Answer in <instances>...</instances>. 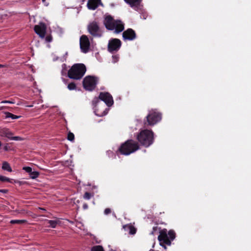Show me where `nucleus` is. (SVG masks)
<instances>
[{
  "instance_id": "obj_5",
  "label": "nucleus",
  "mask_w": 251,
  "mask_h": 251,
  "mask_svg": "<svg viewBox=\"0 0 251 251\" xmlns=\"http://www.w3.org/2000/svg\"><path fill=\"white\" fill-rule=\"evenodd\" d=\"M138 149V144L132 140H128L123 144L119 149L120 152L124 155H128Z\"/></svg>"
},
{
  "instance_id": "obj_13",
  "label": "nucleus",
  "mask_w": 251,
  "mask_h": 251,
  "mask_svg": "<svg viewBox=\"0 0 251 251\" xmlns=\"http://www.w3.org/2000/svg\"><path fill=\"white\" fill-rule=\"evenodd\" d=\"M123 36L125 40H132L135 38L136 34L132 29L129 28L123 32Z\"/></svg>"
},
{
  "instance_id": "obj_6",
  "label": "nucleus",
  "mask_w": 251,
  "mask_h": 251,
  "mask_svg": "<svg viewBox=\"0 0 251 251\" xmlns=\"http://www.w3.org/2000/svg\"><path fill=\"white\" fill-rule=\"evenodd\" d=\"M97 82L96 78L91 76H87L83 80V87L87 90L92 91L95 88Z\"/></svg>"
},
{
  "instance_id": "obj_4",
  "label": "nucleus",
  "mask_w": 251,
  "mask_h": 251,
  "mask_svg": "<svg viewBox=\"0 0 251 251\" xmlns=\"http://www.w3.org/2000/svg\"><path fill=\"white\" fill-rule=\"evenodd\" d=\"M175 238V232L172 230H170L167 233V230L166 229L162 230L160 232V235L158 238L160 242V244L166 249V247L164 244L170 245L171 240H173Z\"/></svg>"
},
{
  "instance_id": "obj_30",
  "label": "nucleus",
  "mask_w": 251,
  "mask_h": 251,
  "mask_svg": "<svg viewBox=\"0 0 251 251\" xmlns=\"http://www.w3.org/2000/svg\"><path fill=\"white\" fill-rule=\"evenodd\" d=\"M11 140L15 141H22L23 140V138L20 136H13V135H12Z\"/></svg>"
},
{
  "instance_id": "obj_44",
  "label": "nucleus",
  "mask_w": 251,
  "mask_h": 251,
  "mask_svg": "<svg viewBox=\"0 0 251 251\" xmlns=\"http://www.w3.org/2000/svg\"><path fill=\"white\" fill-rule=\"evenodd\" d=\"M17 182V180H14V183H16V182Z\"/></svg>"
},
{
  "instance_id": "obj_22",
  "label": "nucleus",
  "mask_w": 251,
  "mask_h": 251,
  "mask_svg": "<svg viewBox=\"0 0 251 251\" xmlns=\"http://www.w3.org/2000/svg\"><path fill=\"white\" fill-rule=\"evenodd\" d=\"M0 181H1L2 182H9L10 183H13V182L12 181H13L12 179H11L9 178H8L6 176H0Z\"/></svg>"
},
{
  "instance_id": "obj_42",
  "label": "nucleus",
  "mask_w": 251,
  "mask_h": 251,
  "mask_svg": "<svg viewBox=\"0 0 251 251\" xmlns=\"http://www.w3.org/2000/svg\"><path fill=\"white\" fill-rule=\"evenodd\" d=\"M4 67L3 65L0 64V68H2V67Z\"/></svg>"
},
{
  "instance_id": "obj_20",
  "label": "nucleus",
  "mask_w": 251,
  "mask_h": 251,
  "mask_svg": "<svg viewBox=\"0 0 251 251\" xmlns=\"http://www.w3.org/2000/svg\"><path fill=\"white\" fill-rule=\"evenodd\" d=\"M94 111L96 115L98 116H103L107 113V111H103V112L99 111V109L96 107H95Z\"/></svg>"
},
{
  "instance_id": "obj_40",
  "label": "nucleus",
  "mask_w": 251,
  "mask_h": 251,
  "mask_svg": "<svg viewBox=\"0 0 251 251\" xmlns=\"http://www.w3.org/2000/svg\"><path fill=\"white\" fill-rule=\"evenodd\" d=\"M39 209L42 210V211H45L46 210L44 208H39Z\"/></svg>"
},
{
  "instance_id": "obj_19",
  "label": "nucleus",
  "mask_w": 251,
  "mask_h": 251,
  "mask_svg": "<svg viewBox=\"0 0 251 251\" xmlns=\"http://www.w3.org/2000/svg\"><path fill=\"white\" fill-rule=\"evenodd\" d=\"M141 0H125L126 2L130 5L131 7H134L139 3Z\"/></svg>"
},
{
  "instance_id": "obj_38",
  "label": "nucleus",
  "mask_w": 251,
  "mask_h": 251,
  "mask_svg": "<svg viewBox=\"0 0 251 251\" xmlns=\"http://www.w3.org/2000/svg\"><path fill=\"white\" fill-rule=\"evenodd\" d=\"M83 207L84 209H87L88 208V205L87 204H84Z\"/></svg>"
},
{
  "instance_id": "obj_12",
  "label": "nucleus",
  "mask_w": 251,
  "mask_h": 251,
  "mask_svg": "<svg viewBox=\"0 0 251 251\" xmlns=\"http://www.w3.org/2000/svg\"><path fill=\"white\" fill-rule=\"evenodd\" d=\"M99 98L101 100L103 101L108 106H111L113 103L112 97L108 93H100L99 96Z\"/></svg>"
},
{
  "instance_id": "obj_32",
  "label": "nucleus",
  "mask_w": 251,
  "mask_h": 251,
  "mask_svg": "<svg viewBox=\"0 0 251 251\" xmlns=\"http://www.w3.org/2000/svg\"><path fill=\"white\" fill-rule=\"evenodd\" d=\"M119 56L118 55H113L112 56V62L113 63H116L119 60Z\"/></svg>"
},
{
  "instance_id": "obj_15",
  "label": "nucleus",
  "mask_w": 251,
  "mask_h": 251,
  "mask_svg": "<svg viewBox=\"0 0 251 251\" xmlns=\"http://www.w3.org/2000/svg\"><path fill=\"white\" fill-rule=\"evenodd\" d=\"M13 135V133L8 128H0V136L1 137H6L11 140Z\"/></svg>"
},
{
  "instance_id": "obj_10",
  "label": "nucleus",
  "mask_w": 251,
  "mask_h": 251,
  "mask_svg": "<svg viewBox=\"0 0 251 251\" xmlns=\"http://www.w3.org/2000/svg\"><path fill=\"white\" fill-rule=\"evenodd\" d=\"M121 46V42L119 39H113L109 41L108 49L110 52L117 51Z\"/></svg>"
},
{
  "instance_id": "obj_1",
  "label": "nucleus",
  "mask_w": 251,
  "mask_h": 251,
  "mask_svg": "<svg viewBox=\"0 0 251 251\" xmlns=\"http://www.w3.org/2000/svg\"><path fill=\"white\" fill-rule=\"evenodd\" d=\"M104 24L107 29L115 30L116 33H119L124 29V25L120 21H114L110 16H105Z\"/></svg>"
},
{
  "instance_id": "obj_25",
  "label": "nucleus",
  "mask_w": 251,
  "mask_h": 251,
  "mask_svg": "<svg viewBox=\"0 0 251 251\" xmlns=\"http://www.w3.org/2000/svg\"><path fill=\"white\" fill-rule=\"evenodd\" d=\"M25 222V220H13L10 221V223L12 224H22L24 223Z\"/></svg>"
},
{
  "instance_id": "obj_45",
  "label": "nucleus",
  "mask_w": 251,
  "mask_h": 251,
  "mask_svg": "<svg viewBox=\"0 0 251 251\" xmlns=\"http://www.w3.org/2000/svg\"><path fill=\"white\" fill-rule=\"evenodd\" d=\"M110 251H115L113 250H111Z\"/></svg>"
},
{
  "instance_id": "obj_39",
  "label": "nucleus",
  "mask_w": 251,
  "mask_h": 251,
  "mask_svg": "<svg viewBox=\"0 0 251 251\" xmlns=\"http://www.w3.org/2000/svg\"><path fill=\"white\" fill-rule=\"evenodd\" d=\"M6 191H7L6 190H0V192H4V193L6 192Z\"/></svg>"
},
{
  "instance_id": "obj_26",
  "label": "nucleus",
  "mask_w": 251,
  "mask_h": 251,
  "mask_svg": "<svg viewBox=\"0 0 251 251\" xmlns=\"http://www.w3.org/2000/svg\"><path fill=\"white\" fill-rule=\"evenodd\" d=\"M67 87L70 90H73L75 89L76 86L74 83H71L68 85Z\"/></svg>"
},
{
  "instance_id": "obj_43",
  "label": "nucleus",
  "mask_w": 251,
  "mask_h": 251,
  "mask_svg": "<svg viewBox=\"0 0 251 251\" xmlns=\"http://www.w3.org/2000/svg\"><path fill=\"white\" fill-rule=\"evenodd\" d=\"M2 144H1V142L0 141V147H1Z\"/></svg>"
},
{
  "instance_id": "obj_7",
  "label": "nucleus",
  "mask_w": 251,
  "mask_h": 251,
  "mask_svg": "<svg viewBox=\"0 0 251 251\" xmlns=\"http://www.w3.org/2000/svg\"><path fill=\"white\" fill-rule=\"evenodd\" d=\"M149 125L153 126L161 120V117L159 113L154 110H151L147 116Z\"/></svg>"
},
{
  "instance_id": "obj_37",
  "label": "nucleus",
  "mask_w": 251,
  "mask_h": 251,
  "mask_svg": "<svg viewBox=\"0 0 251 251\" xmlns=\"http://www.w3.org/2000/svg\"><path fill=\"white\" fill-rule=\"evenodd\" d=\"M42 1L46 6H48L49 5L48 3L46 2V0H42Z\"/></svg>"
},
{
  "instance_id": "obj_34",
  "label": "nucleus",
  "mask_w": 251,
  "mask_h": 251,
  "mask_svg": "<svg viewBox=\"0 0 251 251\" xmlns=\"http://www.w3.org/2000/svg\"><path fill=\"white\" fill-rule=\"evenodd\" d=\"M99 102L100 100L98 98H95L93 100V103L94 105H95V107L96 106V104L98 103Z\"/></svg>"
},
{
  "instance_id": "obj_2",
  "label": "nucleus",
  "mask_w": 251,
  "mask_h": 251,
  "mask_svg": "<svg viewBox=\"0 0 251 251\" xmlns=\"http://www.w3.org/2000/svg\"><path fill=\"white\" fill-rule=\"evenodd\" d=\"M85 72L86 67L84 64H76L69 71L68 76L73 79H79L84 75Z\"/></svg>"
},
{
  "instance_id": "obj_23",
  "label": "nucleus",
  "mask_w": 251,
  "mask_h": 251,
  "mask_svg": "<svg viewBox=\"0 0 251 251\" xmlns=\"http://www.w3.org/2000/svg\"><path fill=\"white\" fill-rule=\"evenodd\" d=\"M39 173L36 171H32L29 174L30 177L32 179H35L38 177Z\"/></svg>"
},
{
  "instance_id": "obj_14",
  "label": "nucleus",
  "mask_w": 251,
  "mask_h": 251,
  "mask_svg": "<svg viewBox=\"0 0 251 251\" xmlns=\"http://www.w3.org/2000/svg\"><path fill=\"white\" fill-rule=\"evenodd\" d=\"M100 4V0H88L87 6L89 9L94 10Z\"/></svg>"
},
{
  "instance_id": "obj_9",
  "label": "nucleus",
  "mask_w": 251,
  "mask_h": 251,
  "mask_svg": "<svg viewBox=\"0 0 251 251\" xmlns=\"http://www.w3.org/2000/svg\"><path fill=\"white\" fill-rule=\"evenodd\" d=\"M80 47L82 52H87L90 48V42L86 35H82L80 38Z\"/></svg>"
},
{
  "instance_id": "obj_33",
  "label": "nucleus",
  "mask_w": 251,
  "mask_h": 251,
  "mask_svg": "<svg viewBox=\"0 0 251 251\" xmlns=\"http://www.w3.org/2000/svg\"><path fill=\"white\" fill-rule=\"evenodd\" d=\"M46 41L47 42H50L52 41V37L50 35H48L46 37Z\"/></svg>"
},
{
  "instance_id": "obj_29",
  "label": "nucleus",
  "mask_w": 251,
  "mask_h": 251,
  "mask_svg": "<svg viewBox=\"0 0 251 251\" xmlns=\"http://www.w3.org/2000/svg\"><path fill=\"white\" fill-rule=\"evenodd\" d=\"M23 169L30 174L32 171V168L30 167H24Z\"/></svg>"
},
{
  "instance_id": "obj_16",
  "label": "nucleus",
  "mask_w": 251,
  "mask_h": 251,
  "mask_svg": "<svg viewBox=\"0 0 251 251\" xmlns=\"http://www.w3.org/2000/svg\"><path fill=\"white\" fill-rule=\"evenodd\" d=\"M124 228L126 230H128L129 233L134 234L136 232L135 228L131 225H126L123 226Z\"/></svg>"
},
{
  "instance_id": "obj_31",
  "label": "nucleus",
  "mask_w": 251,
  "mask_h": 251,
  "mask_svg": "<svg viewBox=\"0 0 251 251\" xmlns=\"http://www.w3.org/2000/svg\"><path fill=\"white\" fill-rule=\"evenodd\" d=\"M91 196L92 195H91V194H90L88 192H86L84 195L83 198L86 200H89L91 198Z\"/></svg>"
},
{
  "instance_id": "obj_18",
  "label": "nucleus",
  "mask_w": 251,
  "mask_h": 251,
  "mask_svg": "<svg viewBox=\"0 0 251 251\" xmlns=\"http://www.w3.org/2000/svg\"><path fill=\"white\" fill-rule=\"evenodd\" d=\"M49 224V227L51 228H55L57 224L59 223L58 220H47Z\"/></svg>"
},
{
  "instance_id": "obj_41",
  "label": "nucleus",
  "mask_w": 251,
  "mask_h": 251,
  "mask_svg": "<svg viewBox=\"0 0 251 251\" xmlns=\"http://www.w3.org/2000/svg\"><path fill=\"white\" fill-rule=\"evenodd\" d=\"M44 107H45V106L44 105H43L42 106V108H44ZM45 107H47V106H46Z\"/></svg>"
},
{
  "instance_id": "obj_36",
  "label": "nucleus",
  "mask_w": 251,
  "mask_h": 251,
  "mask_svg": "<svg viewBox=\"0 0 251 251\" xmlns=\"http://www.w3.org/2000/svg\"><path fill=\"white\" fill-rule=\"evenodd\" d=\"M1 103H14V102L11 101H8V100H4V101H2L1 102Z\"/></svg>"
},
{
  "instance_id": "obj_21",
  "label": "nucleus",
  "mask_w": 251,
  "mask_h": 251,
  "mask_svg": "<svg viewBox=\"0 0 251 251\" xmlns=\"http://www.w3.org/2000/svg\"><path fill=\"white\" fill-rule=\"evenodd\" d=\"M6 118H11L12 119H17L20 117V116L15 115L9 112H5Z\"/></svg>"
},
{
  "instance_id": "obj_27",
  "label": "nucleus",
  "mask_w": 251,
  "mask_h": 251,
  "mask_svg": "<svg viewBox=\"0 0 251 251\" xmlns=\"http://www.w3.org/2000/svg\"><path fill=\"white\" fill-rule=\"evenodd\" d=\"M76 226L77 227H78L81 230H83L86 232V231H87L86 229L84 228V225L83 224H82L81 223H77Z\"/></svg>"
},
{
  "instance_id": "obj_3",
  "label": "nucleus",
  "mask_w": 251,
  "mask_h": 251,
  "mask_svg": "<svg viewBox=\"0 0 251 251\" xmlns=\"http://www.w3.org/2000/svg\"><path fill=\"white\" fill-rule=\"evenodd\" d=\"M137 139L142 145L149 147L153 142V133L151 130H143L138 135Z\"/></svg>"
},
{
  "instance_id": "obj_24",
  "label": "nucleus",
  "mask_w": 251,
  "mask_h": 251,
  "mask_svg": "<svg viewBox=\"0 0 251 251\" xmlns=\"http://www.w3.org/2000/svg\"><path fill=\"white\" fill-rule=\"evenodd\" d=\"M91 251H104L103 248L100 246H95L93 247Z\"/></svg>"
},
{
  "instance_id": "obj_35",
  "label": "nucleus",
  "mask_w": 251,
  "mask_h": 251,
  "mask_svg": "<svg viewBox=\"0 0 251 251\" xmlns=\"http://www.w3.org/2000/svg\"><path fill=\"white\" fill-rule=\"evenodd\" d=\"M111 212V210L109 208H106L104 210V214L107 215Z\"/></svg>"
},
{
  "instance_id": "obj_17",
  "label": "nucleus",
  "mask_w": 251,
  "mask_h": 251,
  "mask_svg": "<svg viewBox=\"0 0 251 251\" xmlns=\"http://www.w3.org/2000/svg\"><path fill=\"white\" fill-rule=\"evenodd\" d=\"M2 169L4 170L7 171L9 172L12 171L10 164L7 162H3L2 165Z\"/></svg>"
},
{
  "instance_id": "obj_11",
  "label": "nucleus",
  "mask_w": 251,
  "mask_h": 251,
  "mask_svg": "<svg viewBox=\"0 0 251 251\" xmlns=\"http://www.w3.org/2000/svg\"><path fill=\"white\" fill-rule=\"evenodd\" d=\"M46 29V25L42 23L34 26L35 32L42 38H44L45 36Z\"/></svg>"
},
{
  "instance_id": "obj_28",
  "label": "nucleus",
  "mask_w": 251,
  "mask_h": 251,
  "mask_svg": "<svg viewBox=\"0 0 251 251\" xmlns=\"http://www.w3.org/2000/svg\"><path fill=\"white\" fill-rule=\"evenodd\" d=\"M68 139L71 141H73L74 140V135L73 133L69 132L68 134Z\"/></svg>"
},
{
  "instance_id": "obj_8",
  "label": "nucleus",
  "mask_w": 251,
  "mask_h": 251,
  "mask_svg": "<svg viewBox=\"0 0 251 251\" xmlns=\"http://www.w3.org/2000/svg\"><path fill=\"white\" fill-rule=\"evenodd\" d=\"M89 32L94 36H100L102 34L98 24L96 22L91 23L88 26Z\"/></svg>"
}]
</instances>
